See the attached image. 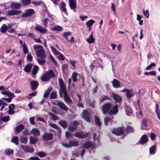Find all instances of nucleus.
Here are the masks:
<instances>
[{"mask_svg": "<svg viewBox=\"0 0 160 160\" xmlns=\"http://www.w3.org/2000/svg\"><path fill=\"white\" fill-rule=\"evenodd\" d=\"M50 48L52 51L55 55H58V58L59 60L63 61L64 60L65 57L60 52L57 51L54 47L52 46H51Z\"/></svg>", "mask_w": 160, "mask_h": 160, "instance_id": "nucleus-1", "label": "nucleus"}, {"mask_svg": "<svg viewBox=\"0 0 160 160\" xmlns=\"http://www.w3.org/2000/svg\"><path fill=\"white\" fill-rule=\"evenodd\" d=\"M35 13V11L34 9L31 8L27 9L25 11V12L23 13L21 17L22 18L30 17Z\"/></svg>", "mask_w": 160, "mask_h": 160, "instance_id": "nucleus-2", "label": "nucleus"}, {"mask_svg": "<svg viewBox=\"0 0 160 160\" xmlns=\"http://www.w3.org/2000/svg\"><path fill=\"white\" fill-rule=\"evenodd\" d=\"M83 118L88 122H90L92 115L88 111L84 110L82 113Z\"/></svg>", "mask_w": 160, "mask_h": 160, "instance_id": "nucleus-3", "label": "nucleus"}, {"mask_svg": "<svg viewBox=\"0 0 160 160\" xmlns=\"http://www.w3.org/2000/svg\"><path fill=\"white\" fill-rule=\"evenodd\" d=\"M112 133L118 136H119L122 134H123V136H124L123 137H125L126 135L125 133H123V128L120 127L117 128H114L113 131L112 132Z\"/></svg>", "mask_w": 160, "mask_h": 160, "instance_id": "nucleus-4", "label": "nucleus"}, {"mask_svg": "<svg viewBox=\"0 0 160 160\" xmlns=\"http://www.w3.org/2000/svg\"><path fill=\"white\" fill-rule=\"evenodd\" d=\"M62 145L63 147L68 148H71L73 146H77L78 145V142L77 141H74L72 142V141H69V143H62Z\"/></svg>", "mask_w": 160, "mask_h": 160, "instance_id": "nucleus-5", "label": "nucleus"}, {"mask_svg": "<svg viewBox=\"0 0 160 160\" xmlns=\"http://www.w3.org/2000/svg\"><path fill=\"white\" fill-rule=\"evenodd\" d=\"M112 107V105L110 102L105 103L102 106V111L103 113L105 114L107 113Z\"/></svg>", "mask_w": 160, "mask_h": 160, "instance_id": "nucleus-6", "label": "nucleus"}, {"mask_svg": "<svg viewBox=\"0 0 160 160\" xmlns=\"http://www.w3.org/2000/svg\"><path fill=\"white\" fill-rule=\"evenodd\" d=\"M111 95L112 97L113 100L115 101V103L116 102L118 103L121 102L122 100V98L120 96L115 93L114 92H112Z\"/></svg>", "mask_w": 160, "mask_h": 160, "instance_id": "nucleus-7", "label": "nucleus"}, {"mask_svg": "<svg viewBox=\"0 0 160 160\" xmlns=\"http://www.w3.org/2000/svg\"><path fill=\"white\" fill-rule=\"evenodd\" d=\"M89 135V132L84 133L82 131L75 133V136L80 138H84L88 137Z\"/></svg>", "mask_w": 160, "mask_h": 160, "instance_id": "nucleus-8", "label": "nucleus"}, {"mask_svg": "<svg viewBox=\"0 0 160 160\" xmlns=\"http://www.w3.org/2000/svg\"><path fill=\"white\" fill-rule=\"evenodd\" d=\"M121 91L126 92V95L128 99L130 98L134 95V92L132 89H128L125 88Z\"/></svg>", "mask_w": 160, "mask_h": 160, "instance_id": "nucleus-9", "label": "nucleus"}, {"mask_svg": "<svg viewBox=\"0 0 160 160\" xmlns=\"http://www.w3.org/2000/svg\"><path fill=\"white\" fill-rule=\"evenodd\" d=\"M82 146L85 149L91 148L92 150L95 148V145L90 141H87L83 144Z\"/></svg>", "mask_w": 160, "mask_h": 160, "instance_id": "nucleus-10", "label": "nucleus"}, {"mask_svg": "<svg viewBox=\"0 0 160 160\" xmlns=\"http://www.w3.org/2000/svg\"><path fill=\"white\" fill-rule=\"evenodd\" d=\"M22 13L21 10L17 11L12 9L8 11L7 12V14L8 16L17 15L21 14Z\"/></svg>", "mask_w": 160, "mask_h": 160, "instance_id": "nucleus-11", "label": "nucleus"}, {"mask_svg": "<svg viewBox=\"0 0 160 160\" xmlns=\"http://www.w3.org/2000/svg\"><path fill=\"white\" fill-rule=\"evenodd\" d=\"M118 107L116 104L111 108L109 112V114L110 115H115L118 112Z\"/></svg>", "mask_w": 160, "mask_h": 160, "instance_id": "nucleus-12", "label": "nucleus"}, {"mask_svg": "<svg viewBox=\"0 0 160 160\" xmlns=\"http://www.w3.org/2000/svg\"><path fill=\"white\" fill-rule=\"evenodd\" d=\"M10 7L12 9L18 10L21 7V5L20 3L13 2L10 4Z\"/></svg>", "mask_w": 160, "mask_h": 160, "instance_id": "nucleus-13", "label": "nucleus"}, {"mask_svg": "<svg viewBox=\"0 0 160 160\" xmlns=\"http://www.w3.org/2000/svg\"><path fill=\"white\" fill-rule=\"evenodd\" d=\"M35 29L42 33H45L47 32V29L43 28L39 25L36 24L35 26Z\"/></svg>", "mask_w": 160, "mask_h": 160, "instance_id": "nucleus-14", "label": "nucleus"}, {"mask_svg": "<svg viewBox=\"0 0 160 160\" xmlns=\"http://www.w3.org/2000/svg\"><path fill=\"white\" fill-rule=\"evenodd\" d=\"M53 138V135L51 133L46 132L42 136L44 140H51Z\"/></svg>", "mask_w": 160, "mask_h": 160, "instance_id": "nucleus-15", "label": "nucleus"}, {"mask_svg": "<svg viewBox=\"0 0 160 160\" xmlns=\"http://www.w3.org/2000/svg\"><path fill=\"white\" fill-rule=\"evenodd\" d=\"M30 85L31 87V89L32 90H35L38 87L39 83L37 81L32 80L30 81Z\"/></svg>", "mask_w": 160, "mask_h": 160, "instance_id": "nucleus-16", "label": "nucleus"}, {"mask_svg": "<svg viewBox=\"0 0 160 160\" xmlns=\"http://www.w3.org/2000/svg\"><path fill=\"white\" fill-rule=\"evenodd\" d=\"M57 105L60 109L65 111H66L68 110V108L62 102L60 101L58 102L57 103Z\"/></svg>", "mask_w": 160, "mask_h": 160, "instance_id": "nucleus-17", "label": "nucleus"}, {"mask_svg": "<svg viewBox=\"0 0 160 160\" xmlns=\"http://www.w3.org/2000/svg\"><path fill=\"white\" fill-rule=\"evenodd\" d=\"M30 133L34 137H38L40 135V131L37 128H33L30 131Z\"/></svg>", "mask_w": 160, "mask_h": 160, "instance_id": "nucleus-18", "label": "nucleus"}, {"mask_svg": "<svg viewBox=\"0 0 160 160\" xmlns=\"http://www.w3.org/2000/svg\"><path fill=\"white\" fill-rule=\"evenodd\" d=\"M15 108V105L13 104H11L9 105L8 107V113L9 114H13L15 113L14 109Z\"/></svg>", "mask_w": 160, "mask_h": 160, "instance_id": "nucleus-19", "label": "nucleus"}, {"mask_svg": "<svg viewBox=\"0 0 160 160\" xmlns=\"http://www.w3.org/2000/svg\"><path fill=\"white\" fill-rule=\"evenodd\" d=\"M69 5L72 10L75 9L77 8L76 1L75 0H69Z\"/></svg>", "mask_w": 160, "mask_h": 160, "instance_id": "nucleus-20", "label": "nucleus"}, {"mask_svg": "<svg viewBox=\"0 0 160 160\" xmlns=\"http://www.w3.org/2000/svg\"><path fill=\"white\" fill-rule=\"evenodd\" d=\"M36 54L38 57L42 59H44L46 58V56L45 54V52L43 49L40 50V51H38V52L36 53Z\"/></svg>", "mask_w": 160, "mask_h": 160, "instance_id": "nucleus-21", "label": "nucleus"}, {"mask_svg": "<svg viewBox=\"0 0 160 160\" xmlns=\"http://www.w3.org/2000/svg\"><path fill=\"white\" fill-rule=\"evenodd\" d=\"M21 147L23 148L25 152H32L34 151V148L33 147L30 146H21Z\"/></svg>", "mask_w": 160, "mask_h": 160, "instance_id": "nucleus-22", "label": "nucleus"}, {"mask_svg": "<svg viewBox=\"0 0 160 160\" xmlns=\"http://www.w3.org/2000/svg\"><path fill=\"white\" fill-rule=\"evenodd\" d=\"M112 118H110L108 117H105L104 118V124L106 126H108L110 124L111 125L112 124V119H113V117H112Z\"/></svg>", "mask_w": 160, "mask_h": 160, "instance_id": "nucleus-23", "label": "nucleus"}, {"mask_svg": "<svg viewBox=\"0 0 160 160\" xmlns=\"http://www.w3.org/2000/svg\"><path fill=\"white\" fill-rule=\"evenodd\" d=\"M64 99L65 102L68 104H71L72 102V100L69 97L68 93L63 94Z\"/></svg>", "mask_w": 160, "mask_h": 160, "instance_id": "nucleus-24", "label": "nucleus"}, {"mask_svg": "<svg viewBox=\"0 0 160 160\" xmlns=\"http://www.w3.org/2000/svg\"><path fill=\"white\" fill-rule=\"evenodd\" d=\"M113 86L116 88H118L120 86V82L116 79H113L112 82Z\"/></svg>", "mask_w": 160, "mask_h": 160, "instance_id": "nucleus-25", "label": "nucleus"}, {"mask_svg": "<svg viewBox=\"0 0 160 160\" xmlns=\"http://www.w3.org/2000/svg\"><path fill=\"white\" fill-rule=\"evenodd\" d=\"M32 66L33 65L31 63H28L27 64L24 68L25 72L27 73L30 72L31 71Z\"/></svg>", "mask_w": 160, "mask_h": 160, "instance_id": "nucleus-26", "label": "nucleus"}, {"mask_svg": "<svg viewBox=\"0 0 160 160\" xmlns=\"http://www.w3.org/2000/svg\"><path fill=\"white\" fill-rule=\"evenodd\" d=\"M38 69L39 67L38 66L36 65L34 66L32 72V77H33V78H35V77L33 76V75H35L37 74L38 70Z\"/></svg>", "mask_w": 160, "mask_h": 160, "instance_id": "nucleus-27", "label": "nucleus"}, {"mask_svg": "<svg viewBox=\"0 0 160 160\" xmlns=\"http://www.w3.org/2000/svg\"><path fill=\"white\" fill-rule=\"evenodd\" d=\"M41 80L43 82H46L49 81L50 77H48L46 72L44 73L41 78Z\"/></svg>", "mask_w": 160, "mask_h": 160, "instance_id": "nucleus-28", "label": "nucleus"}, {"mask_svg": "<svg viewBox=\"0 0 160 160\" xmlns=\"http://www.w3.org/2000/svg\"><path fill=\"white\" fill-rule=\"evenodd\" d=\"M24 126L23 124H20L18 126L16 127L15 128L16 132L17 133L20 132L24 128Z\"/></svg>", "mask_w": 160, "mask_h": 160, "instance_id": "nucleus-29", "label": "nucleus"}, {"mask_svg": "<svg viewBox=\"0 0 160 160\" xmlns=\"http://www.w3.org/2000/svg\"><path fill=\"white\" fill-rule=\"evenodd\" d=\"M66 4L65 2L62 1L60 3V8L64 13H65L67 11L66 9L65 8Z\"/></svg>", "mask_w": 160, "mask_h": 160, "instance_id": "nucleus-30", "label": "nucleus"}, {"mask_svg": "<svg viewBox=\"0 0 160 160\" xmlns=\"http://www.w3.org/2000/svg\"><path fill=\"white\" fill-rule=\"evenodd\" d=\"M58 123L60 126L64 129L67 127V122L65 120H61L58 122Z\"/></svg>", "mask_w": 160, "mask_h": 160, "instance_id": "nucleus-31", "label": "nucleus"}, {"mask_svg": "<svg viewBox=\"0 0 160 160\" xmlns=\"http://www.w3.org/2000/svg\"><path fill=\"white\" fill-rule=\"evenodd\" d=\"M33 48L34 50L36 52V53L38 52V51H40L43 49L42 46L37 45H34L33 47Z\"/></svg>", "mask_w": 160, "mask_h": 160, "instance_id": "nucleus-32", "label": "nucleus"}, {"mask_svg": "<svg viewBox=\"0 0 160 160\" xmlns=\"http://www.w3.org/2000/svg\"><path fill=\"white\" fill-rule=\"evenodd\" d=\"M48 77L50 78H54L55 76V74L52 69L49 70L48 72H46Z\"/></svg>", "mask_w": 160, "mask_h": 160, "instance_id": "nucleus-33", "label": "nucleus"}, {"mask_svg": "<svg viewBox=\"0 0 160 160\" xmlns=\"http://www.w3.org/2000/svg\"><path fill=\"white\" fill-rule=\"evenodd\" d=\"M156 151V146L154 145L151 147L149 149V153L150 155L154 154Z\"/></svg>", "mask_w": 160, "mask_h": 160, "instance_id": "nucleus-34", "label": "nucleus"}, {"mask_svg": "<svg viewBox=\"0 0 160 160\" xmlns=\"http://www.w3.org/2000/svg\"><path fill=\"white\" fill-rule=\"evenodd\" d=\"M155 112L157 115L158 118L160 120V112L158 110V104H156L155 105Z\"/></svg>", "mask_w": 160, "mask_h": 160, "instance_id": "nucleus-35", "label": "nucleus"}, {"mask_svg": "<svg viewBox=\"0 0 160 160\" xmlns=\"http://www.w3.org/2000/svg\"><path fill=\"white\" fill-rule=\"evenodd\" d=\"M51 29L53 31H61L62 30V27L58 25H56L51 28Z\"/></svg>", "mask_w": 160, "mask_h": 160, "instance_id": "nucleus-36", "label": "nucleus"}, {"mask_svg": "<svg viewBox=\"0 0 160 160\" xmlns=\"http://www.w3.org/2000/svg\"><path fill=\"white\" fill-rule=\"evenodd\" d=\"M126 130L127 134L133 133L134 132L133 128L131 126L129 125L127 126Z\"/></svg>", "mask_w": 160, "mask_h": 160, "instance_id": "nucleus-37", "label": "nucleus"}, {"mask_svg": "<svg viewBox=\"0 0 160 160\" xmlns=\"http://www.w3.org/2000/svg\"><path fill=\"white\" fill-rule=\"evenodd\" d=\"M78 75L80 77V75L77 72H74L72 73L71 77L74 82H75L77 81V78L78 77Z\"/></svg>", "mask_w": 160, "mask_h": 160, "instance_id": "nucleus-38", "label": "nucleus"}, {"mask_svg": "<svg viewBox=\"0 0 160 160\" xmlns=\"http://www.w3.org/2000/svg\"><path fill=\"white\" fill-rule=\"evenodd\" d=\"M60 90L59 91H61L63 93V94H64L67 93L66 91V87L64 85V84L60 85Z\"/></svg>", "mask_w": 160, "mask_h": 160, "instance_id": "nucleus-39", "label": "nucleus"}, {"mask_svg": "<svg viewBox=\"0 0 160 160\" xmlns=\"http://www.w3.org/2000/svg\"><path fill=\"white\" fill-rule=\"evenodd\" d=\"M95 118V122L96 125L98 127H100L101 126V123L100 121V119L99 118L96 116L94 117Z\"/></svg>", "mask_w": 160, "mask_h": 160, "instance_id": "nucleus-40", "label": "nucleus"}, {"mask_svg": "<svg viewBox=\"0 0 160 160\" xmlns=\"http://www.w3.org/2000/svg\"><path fill=\"white\" fill-rule=\"evenodd\" d=\"M95 22L94 20L91 19L87 22L85 24L88 28H90L91 26Z\"/></svg>", "mask_w": 160, "mask_h": 160, "instance_id": "nucleus-41", "label": "nucleus"}, {"mask_svg": "<svg viewBox=\"0 0 160 160\" xmlns=\"http://www.w3.org/2000/svg\"><path fill=\"white\" fill-rule=\"evenodd\" d=\"M52 90V88H49L47 90H46L44 93L43 97L45 98H47L50 92Z\"/></svg>", "mask_w": 160, "mask_h": 160, "instance_id": "nucleus-42", "label": "nucleus"}, {"mask_svg": "<svg viewBox=\"0 0 160 160\" xmlns=\"http://www.w3.org/2000/svg\"><path fill=\"white\" fill-rule=\"evenodd\" d=\"M7 30V25L6 24L2 25L0 28L1 32L4 33L6 32Z\"/></svg>", "mask_w": 160, "mask_h": 160, "instance_id": "nucleus-43", "label": "nucleus"}, {"mask_svg": "<svg viewBox=\"0 0 160 160\" xmlns=\"http://www.w3.org/2000/svg\"><path fill=\"white\" fill-rule=\"evenodd\" d=\"M71 35V33L70 32H66L64 33L63 34V37L65 38L66 40L68 42L69 39L68 38V37L69 36H70Z\"/></svg>", "mask_w": 160, "mask_h": 160, "instance_id": "nucleus-44", "label": "nucleus"}, {"mask_svg": "<svg viewBox=\"0 0 160 160\" xmlns=\"http://www.w3.org/2000/svg\"><path fill=\"white\" fill-rule=\"evenodd\" d=\"M48 114L51 116L52 119L53 120L55 121L58 120V116L51 112H48Z\"/></svg>", "mask_w": 160, "mask_h": 160, "instance_id": "nucleus-45", "label": "nucleus"}, {"mask_svg": "<svg viewBox=\"0 0 160 160\" xmlns=\"http://www.w3.org/2000/svg\"><path fill=\"white\" fill-rule=\"evenodd\" d=\"M68 67V66L66 64H62V70L63 74H64L65 73V71L67 70Z\"/></svg>", "mask_w": 160, "mask_h": 160, "instance_id": "nucleus-46", "label": "nucleus"}, {"mask_svg": "<svg viewBox=\"0 0 160 160\" xmlns=\"http://www.w3.org/2000/svg\"><path fill=\"white\" fill-rule=\"evenodd\" d=\"M37 155L41 158H42L45 157L47 154L42 151H41L37 153Z\"/></svg>", "mask_w": 160, "mask_h": 160, "instance_id": "nucleus-47", "label": "nucleus"}, {"mask_svg": "<svg viewBox=\"0 0 160 160\" xmlns=\"http://www.w3.org/2000/svg\"><path fill=\"white\" fill-rule=\"evenodd\" d=\"M21 2L23 6H27L31 3V0H21Z\"/></svg>", "mask_w": 160, "mask_h": 160, "instance_id": "nucleus-48", "label": "nucleus"}, {"mask_svg": "<svg viewBox=\"0 0 160 160\" xmlns=\"http://www.w3.org/2000/svg\"><path fill=\"white\" fill-rule=\"evenodd\" d=\"M5 152L7 154L10 155L13 153L14 150L12 149L8 148L5 150Z\"/></svg>", "mask_w": 160, "mask_h": 160, "instance_id": "nucleus-49", "label": "nucleus"}, {"mask_svg": "<svg viewBox=\"0 0 160 160\" xmlns=\"http://www.w3.org/2000/svg\"><path fill=\"white\" fill-rule=\"evenodd\" d=\"M32 3L36 6H38L43 3V2L41 0L38 1H33L32 2Z\"/></svg>", "mask_w": 160, "mask_h": 160, "instance_id": "nucleus-50", "label": "nucleus"}, {"mask_svg": "<svg viewBox=\"0 0 160 160\" xmlns=\"http://www.w3.org/2000/svg\"><path fill=\"white\" fill-rule=\"evenodd\" d=\"M22 47L24 53L25 54L28 53V49L25 42H24V44L22 45Z\"/></svg>", "mask_w": 160, "mask_h": 160, "instance_id": "nucleus-51", "label": "nucleus"}, {"mask_svg": "<svg viewBox=\"0 0 160 160\" xmlns=\"http://www.w3.org/2000/svg\"><path fill=\"white\" fill-rule=\"evenodd\" d=\"M57 95L56 94V92H52L50 95V98L51 99H55L56 98Z\"/></svg>", "mask_w": 160, "mask_h": 160, "instance_id": "nucleus-52", "label": "nucleus"}, {"mask_svg": "<svg viewBox=\"0 0 160 160\" xmlns=\"http://www.w3.org/2000/svg\"><path fill=\"white\" fill-rule=\"evenodd\" d=\"M10 119L9 116H5L0 118V121H2L4 122L8 121Z\"/></svg>", "mask_w": 160, "mask_h": 160, "instance_id": "nucleus-53", "label": "nucleus"}, {"mask_svg": "<svg viewBox=\"0 0 160 160\" xmlns=\"http://www.w3.org/2000/svg\"><path fill=\"white\" fill-rule=\"evenodd\" d=\"M50 58L51 61L56 66H58V63L52 56L51 55H50Z\"/></svg>", "mask_w": 160, "mask_h": 160, "instance_id": "nucleus-54", "label": "nucleus"}, {"mask_svg": "<svg viewBox=\"0 0 160 160\" xmlns=\"http://www.w3.org/2000/svg\"><path fill=\"white\" fill-rule=\"evenodd\" d=\"M33 57L31 54H28L27 56V59L29 62H31L32 60Z\"/></svg>", "mask_w": 160, "mask_h": 160, "instance_id": "nucleus-55", "label": "nucleus"}, {"mask_svg": "<svg viewBox=\"0 0 160 160\" xmlns=\"http://www.w3.org/2000/svg\"><path fill=\"white\" fill-rule=\"evenodd\" d=\"M7 96L9 97V98H11L12 99L15 97L14 94L11 92H8Z\"/></svg>", "mask_w": 160, "mask_h": 160, "instance_id": "nucleus-56", "label": "nucleus"}, {"mask_svg": "<svg viewBox=\"0 0 160 160\" xmlns=\"http://www.w3.org/2000/svg\"><path fill=\"white\" fill-rule=\"evenodd\" d=\"M49 20V19L47 18H45L43 19V24L45 28H47L48 27V22Z\"/></svg>", "mask_w": 160, "mask_h": 160, "instance_id": "nucleus-57", "label": "nucleus"}, {"mask_svg": "<svg viewBox=\"0 0 160 160\" xmlns=\"http://www.w3.org/2000/svg\"><path fill=\"white\" fill-rule=\"evenodd\" d=\"M86 41L89 44H91L94 42L95 39L94 38H88L86 39Z\"/></svg>", "mask_w": 160, "mask_h": 160, "instance_id": "nucleus-58", "label": "nucleus"}, {"mask_svg": "<svg viewBox=\"0 0 160 160\" xmlns=\"http://www.w3.org/2000/svg\"><path fill=\"white\" fill-rule=\"evenodd\" d=\"M65 136L66 138L72 137L73 136L72 134L68 131H67L65 133Z\"/></svg>", "mask_w": 160, "mask_h": 160, "instance_id": "nucleus-59", "label": "nucleus"}, {"mask_svg": "<svg viewBox=\"0 0 160 160\" xmlns=\"http://www.w3.org/2000/svg\"><path fill=\"white\" fill-rule=\"evenodd\" d=\"M143 14L146 16V18H148L149 17V11L148 10H146V11L145 10H143Z\"/></svg>", "mask_w": 160, "mask_h": 160, "instance_id": "nucleus-60", "label": "nucleus"}, {"mask_svg": "<svg viewBox=\"0 0 160 160\" xmlns=\"http://www.w3.org/2000/svg\"><path fill=\"white\" fill-rule=\"evenodd\" d=\"M156 65V64L154 62H153L151 64L149 65L146 68V70H150V68H152V67L153 66H155Z\"/></svg>", "mask_w": 160, "mask_h": 160, "instance_id": "nucleus-61", "label": "nucleus"}, {"mask_svg": "<svg viewBox=\"0 0 160 160\" xmlns=\"http://www.w3.org/2000/svg\"><path fill=\"white\" fill-rule=\"evenodd\" d=\"M148 121V120L146 118H144L143 119L142 123V124L145 127L147 126V122Z\"/></svg>", "mask_w": 160, "mask_h": 160, "instance_id": "nucleus-62", "label": "nucleus"}, {"mask_svg": "<svg viewBox=\"0 0 160 160\" xmlns=\"http://www.w3.org/2000/svg\"><path fill=\"white\" fill-rule=\"evenodd\" d=\"M38 63L41 65H43L45 63V61L43 60H41L39 59H37Z\"/></svg>", "mask_w": 160, "mask_h": 160, "instance_id": "nucleus-63", "label": "nucleus"}, {"mask_svg": "<svg viewBox=\"0 0 160 160\" xmlns=\"http://www.w3.org/2000/svg\"><path fill=\"white\" fill-rule=\"evenodd\" d=\"M77 129V128L76 127H74L73 126H71L69 127L68 128V130L71 132H73L76 130Z\"/></svg>", "mask_w": 160, "mask_h": 160, "instance_id": "nucleus-64", "label": "nucleus"}]
</instances>
